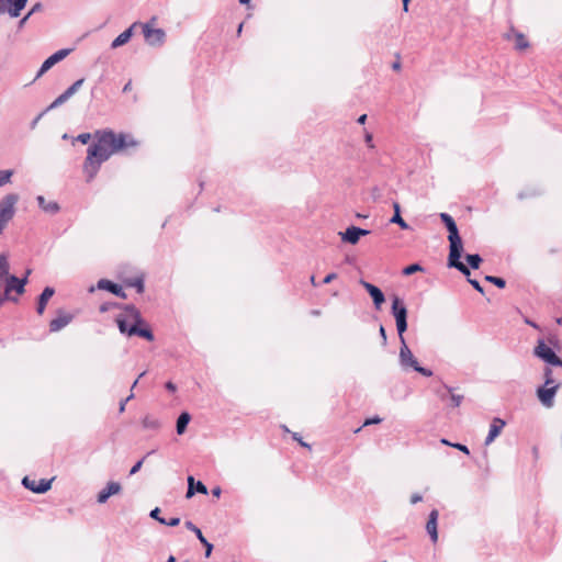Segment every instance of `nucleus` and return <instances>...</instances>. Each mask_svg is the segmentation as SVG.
Instances as JSON below:
<instances>
[{
    "mask_svg": "<svg viewBox=\"0 0 562 562\" xmlns=\"http://www.w3.org/2000/svg\"><path fill=\"white\" fill-rule=\"evenodd\" d=\"M94 137L97 140L88 147L87 157L83 162V171L88 182L95 177L101 165L111 155L138 146V142L132 135L124 133L115 134L109 128L97 131Z\"/></svg>",
    "mask_w": 562,
    "mask_h": 562,
    "instance_id": "obj_1",
    "label": "nucleus"
},
{
    "mask_svg": "<svg viewBox=\"0 0 562 562\" xmlns=\"http://www.w3.org/2000/svg\"><path fill=\"white\" fill-rule=\"evenodd\" d=\"M111 307H122L125 314H121L116 317L115 322L121 334H125L130 337L138 336L148 341H153L155 336L153 330L148 327L146 322L143 319L140 312L133 304L121 305L116 303H103L100 305L99 311L101 313L108 312Z\"/></svg>",
    "mask_w": 562,
    "mask_h": 562,
    "instance_id": "obj_2",
    "label": "nucleus"
},
{
    "mask_svg": "<svg viewBox=\"0 0 562 562\" xmlns=\"http://www.w3.org/2000/svg\"><path fill=\"white\" fill-rule=\"evenodd\" d=\"M439 217L448 231L449 255L448 267L454 268L463 276H469L470 269L460 259L463 252V243L453 217L448 213H440Z\"/></svg>",
    "mask_w": 562,
    "mask_h": 562,
    "instance_id": "obj_3",
    "label": "nucleus"
},
{
    "mask_svg": "<svg viewBox=\"0 0 562 562\" xmlns=\"http://www.w3.org/2000/svg\"><path fill=\"white\" fill-rule=\"evenodd\" d=\"M391 312L395 318L398 337H402L407 329V308L397 295L392 297Z\"/></svg>",
    "mask_w": 562,
    "mask_h": 562,
    "instance_id": "obj_4",
    "label": "nucleus"
},
{
    "mask_svg": "<svg viewBox=\"0 0 562 562\" xmlns=\"http://www.w3.org/2000/svg\"><path fill=\"white\" fill-rule=\"evenodd\" d=\"M533 355L550 366L562 368V359L543 339H538L537 346L533 348Z\"/></svg>",
    "mask_w": 562,
    "mask_h": 562,
    "instance_id": "obj_5",
    "label": "nucleus"
},
{
    "mask_svg": "<svg viewBox=\"0 0 562 562\" xmlns=\"http://www.w3.org/2000/svg\"><path fill=\"white\" fill-rule=\"evenodd\" d=\"M31 274V269H27L25 276L23 278H18L14 274L8 273L7 283L4 288V294L10 296L12 291H15L19 295L25 292V285L27 283V278Z\"/></svg>",
    "mask_w": 562,
    "mask_h": 562,
    "instance_id": "obj_6",
    "label": "nucleus"
},
{
    "mask_svg": "<svg viewBox=\"0 0 562 562\" xmlns=\"http://www.w3.org/2000/svg\"><path fill=\"white\" fill-rule=\"evenodd\" d=\"M10 271V265L8 261V257L4 254H0V291H2L3 286L5 288L7 277ZM7 301L18 302V299L14 296H7L4 292H0V307Z\"/></svg>",
    "mask_w": 562,
    "mask_h": 562,
    "instance_id": "obj_7",
    "label": "nucleus"
},
{
    "mask_svg": "<svg viewBox=\"0 0 562 562\" xmlns=\"http://www.w3.org/2000/svg\"><path fill=\"white\" fill-rule=\"evenodd\" d=\"M398 338H400V342H401L400 355H398L400 366L403 369L412 368L414 370L415 367H417L418 361L414 357V355L411 351V349L408 348V346L406 344V340H405V337L402 336V337H398Z\"/></svg>",
    "mask_w": 562,
    "mask_h": 562,
    "instance_id": "obj_8",
    "label": "nucleus"
},
{
    "mask_svg": "<svg viewBox=\"0 0 562 562\" xmlns=\"http://www.w3.org/2000/svg\"><path fill=\"white\" fill-rule=\"evenodd\" d=\"M142 26L145 41L148 45L160 46L164 44L166 33L162 29H153L150 23L142 24Z\"/></svg>",
    "mask_w": 562,
    "mask_h": 562,
    "instance_id": "obj_9",
    "label": "nucleus"
},
{
    "mask_svg": "<svg viewBox=\"0 0 562 562\" xmlns=\"http://www.w3.org/2000/svg\"><path fill=\"white\" fill-rule=\"evenodd\" d=\"M70 53V49L64 48L59 49L53 55H50L48 58L44 60L41 68L38 69L35 79L42 77L46 71H48L55 64L61 61L64 58H66Z\"/></svg>",
    "mask_w": 562,
    "mask_h": 562,
    "instance_id": "obj_10",
    "label": "nucleus"
},
{
    "mask_svg": "<svg viewBox=\"0 0 562 562\" xmlns=\"http://www.w3.org/2000/svg\"><path fill=\"white\" fill-rule=\"evenodd\" d=\"M53 480L54 479H50V480L41 479L38 482H36L35 480H32L29 476H24L22 480V484L25 488H27L36 494H44L48 490H50Z\"/></svg>",
    "mask_w": 562,
    "mask_h": 562,
    "instance_id": "obj_11",
    "label": "nucleus"
},
{
    "mask_svg": "<svg viewBox=\"0 0 562 562\" xmlns=\"http://www.w3.org/2000/svg\"><path fill=\"white\" fill-rule=\"evenodd\" d=\"M559 389V384H553L551 386H540L537 390V396L541 404L548 408L552 407L554 404V396Z\"/></svg>",
    "mask_w": 562,
    "mask_h": 562,
    "instance_id": "obj_12",
    "label": "nucleus"
},
{
    "mask_svg": "<svg viewBox=\"0 0 562 562\" xmlns=\"http://www.w3.org/2000/svg\"><path fill=\"white\" fill-rule=\"evenodd\" d=\"M19 200V196L14 193L7 194L0 201V214L7 216L12 220L15 214V204Z\"/></svg>",
    "mask_w": 562,
    "mask_h": 562,
    "instance_id": "obj_13",
    "label": "nucleus"
},
{
    "mask_svg": "<svg viewBox=\"0 0 562 562\" xmlns=\"http://www.w3.org/2000/svg\"><path fill=\"white\" fill-rule=\"evenodd\" d=\"M74 319V315L70 313H66L61 310L57 311V316L53 318L49 323V331L56 333L61 330Z\"/></svg>",
    "mask_w": 562,
    "mask_h": 562,
    "instance_id": "obj_14",
    "label": "nucleus"
},
{
    "mask_svg": "<svg viewBox=\"0 0 562 562\" xmlns=\"http://www.w3.org/2000/svg\"><path fill=\"white\" fill-rule=\"evenodd\" d=\"M360 284L367 290V292L372 297L374 307L376 310H380L382 304L385 301V296H384L383 292L381 291V289H379L376 285H374L370 282H367L362 279L360 280Z\"/></svg>",
    "mask_w": 562,
    "mask_h": 562,
    "instance_id": "obj_15",
    "label": "nucleus"
},
{
    "mask_svg": "<svg viewBox=\"0 0 562 562\" xmlns=\"http://www.w3.org/2000/svg\"><path fill=\"white\" fill-rule=\"evenodd\" d=\"M97 288L99 290L109 291L121 299H126V293L124 292L123 288L120 284L112 282L108 279H100L97 283Z\"/></svg>",
    "mask_w": 562,
    "mask_h": 562,
    "instance_id": "obj_16",
    "label": "nucleus"
},
{
    "mask_svg": "<svg viewBox=\"0 0 562 562\" xmlns=\"http://www.w3.org/2000/svg\"><path fill=\"white\" fill-rule=\"evenodd\" d=\"M122 490V486L119 482H109L106 486L101 490L97 496V501L100 504L106 503V501L115 494H119Z\"/></svg>",
    "mask_w": 562,
    "mask_h": 562,
    "instance_id": "obj_17",
    "label": "nucleus"
},
{
    "mask_svg": "<svg viewBox=\"0 0 562 562\" xmlns=\"http://www.w3.org/2000/svg\"><path fill=\"white\" fill-rule=\"evenodd\" d=\"M438 517H439L438 510L432 509L429 513L428 520L426 524V530L434 543L437 542V540H438V530H437Z\"/></svg>",
    "mask_w": 562,
    "mask_h": 562,
    "instance_id": "obj_18",
    "label": "nucleus"
},
{
    "mask_svg": "<svg viewBox=\"0 0 562 562\" xmlns=\"http://www.w3.org/2000/svg\"><path fill=\"white\" fill-rule=\"evenodd\" d=\"M184 526L193 531L198 538V540L204 546L205 548V557L209 558L212 554L213 544L206 540V538L203 536L201 529L196 527L192 521L188 520L184 522Z\"/></svg>",
    "mask_w": 562,
    "mask_h": 562,
    "instance_id": "obj_19",
    "label": "nucleus"
},
{
    "mask_svg": "<svg viewBox=\"0 0 562 562\" xmlns=\"http://www.w3.org/2000/svg\"><path fill=\"white\" fill-rule=\"evenodd\" d=\"M505 424L506 423L503 419H501L499 417L493 418L492 424L490 426L488 435L485 438V442H484L486 446L491 445L495 440V438L501 434Z\"/></svg>",
    "mask_w": 562,
    "mask_h": 562,
    "instance_id": "obj_20",
    "label": "nucleus"
},
{
    "mask_svg": "<svg viewBox=\"0 0 562 562\" xmlns=\"http://www.w3.org/2000/svg\"><path fill=\"white\" fill-rule=\"evenodd\" d=\"M195 493L207 494V488L201 481L194 480L193 476H188V490L186 497L191 498Z\"/></svg>",
    "mask_w": 562,
    "mask_h": 562,
    "instance_id": "obj_21",
    "label": "nucleus"
},
{
    "mask_svg": "<svg viewBox=\"0 0 562 562\" xmlns=\"http://www.w3.org/2000/svg\"><path fill=\"white\" fill-rule=\"evenodd\" d=\"M54 293H55V290L52 286H46L43 290V292L40 294L38 300H37V306H36L37 314L42 315L44 313L47 302L54 295Z\"/></svg>",
    "mask_w": 562,
    "mask_h": 562,
    "instance_id": "obj_22",
    "label": "nucleus"
},
{
    "mask_svg": "<svg viewBox=\"0 0 562 562\" xmlns=\"http://www.w3.org/2000/svg\"><path fill=\"white\" fill-rule=\"evenodd\" d=\"M36 201H37V204H38V207L44 211L45 213H48V214H56L59 212L60 210V206L57 202L55 201H46L45 198L43 195H38L36 198Z\"/></svg>",
    "mask_w": 562,
    "mask_h": 562,
    "instance_id": "obj_23",
    "label": "nucleus"
},
{
    "mask_svg": "<svg viewBox=\"0 0 562 562\" xmlns=\"http://www.w3.org/2000/svg\"><path fill=\"white\" fill-rule=\"evenodd\" d=\"M137 25V23L132 24L128 29L122 32L119 36H116L111 43V48H117L120 46L125 45L133 35V30Z\"/></svg>",
    "mask_w": 562,
    "mask_h": 562,
    "instance_id": "obj_24",
    "label": "nucleus"
},
{
    "mask_svg": "<svg viewBox=\"0 0 562 562\" xmlns=\"http://www.w3.org/2000/svg\"><path fill=\"white\" fill-rule=\"evenodd\" d=\"M27 0H9L7 4L8 14L11 18H18L21 14V11L25 8Z\"/></svg>",
    "mask_w": 562,
    "mask_h": 562,
    "instance_id": "obj_25",
    "label": "nucleus"
},
{
    "mask_svg": "<svg viewBox=\"0 0 562 562\" xmlns=\"http://www.w3.org/2000/svg\"><path fill=\"white\" fill-rule=\"evenodd\" d=\"M339 236L342 241L351 245H356L359 241L357 226H349L345 232H339Z\"/></svg>",
    "mask_w": 562,
    "mask_h": 562,
    "instance_id": "obj_26",
    "label": "nucleus"
},
{
    "mask_svg": "<svg viewBox=\"0 0 562 562\" xmlns=\"http://www.w3.org/2000/svg\"><path fill=\"white\" fill-rule=\"evenodd\" d=\"M394 214L390 218V223L397 224L402 229H408L409 225L403 220L401 215V205L398 202H393Z\"/></svg>",
    "mask_w": 562,
    "mask_h": 562,
    "instance_id": "obj_27",
    "label": "nucleus"
},
{
    "mask_svg": "<svg viewBox=\"0 0 562 562\" xmlns=\"http://www.w3.org/2000/svg\"><path fill=\"white\" fill-rule=\"evenodd\" d=\"M191 420V415L188 412H182L178 418L176 424V430L178 435L184 434L187 427Z\"/></svg>",
    "mask_w": 562,
    "mask_h": 562,
    "instance_id": "obj_28",
    "label": "nucleus"
},
{
    "mask_svg": "<svg viewBox=\"0 0 562 562\" xmlns=\"http://www.w3.org/2000/svg\"><path fill=\"white\" fill-rule=\"evenodd\" d=\"M442 389L450 394V401L452 407H459L463 401V395L453 393V387L443 384Z\"/></svg>",
    "mask_w": 562,
    "mask_h": 562,
    "instance_id": "obj_29",
    "label": "nucleus"
},
{
    "mask_svg": "<svg viewBox=\"0 0 562 562\" xmlns=\"http://www.w3.org/2000/svg\"><path fill=\"white\" fill-rule=\"evenodd\" d=\"M125 284H126V286L135 288L136 292L138 294H142L145 291V284H144V278L143 277H136V278H133L131 280H127L125 282Z\"/></svg>",
    "mask_w": 562,
    "mask_h": 562,
    "instance_id": "obj_30",
    "label": "nucleus"
},
{
    "mask_svg": "<svg viewBox=\"0 0 562 562\" xmlns=\"http://www.w3.org/2000/svg\"><path fill=\"white\" fill-rule=\"evenodd\" d=\"M142 424L145 429L157 430L160 428V422L150 415H146L143 418Z\"/></svg>",
    "mask_w": 562,
    "mask_h": 562,
    "instance_id": "obj_31",
    "label": "nucleus"
},
{
    "mask_svg": "<svg viewBox=\"0 0 562 562\" xmlns=\"http://www.w3.org/2000/svg\"><path fill=\"white\" fill-rule=\"evenodd\" d=\"M465 260L468 262L469 266H467L468 268H472V269H479L480 268V265L482 262V258L479 254H468L465 256Z\"/></svg>",
    "mask_w": 562,
    "mask_h": 562,
    "instance_id": "obj_32",
    "label": "nucleus"
},
{
    "mask_svg": "<svg viewBox=\"0 0 562 562\" xmlns=\"http://www.w3.org/2000/svg\"><path fill=\"white\" fill-rule=\"evenodd\" d=\"M70 97L64 91L60 95H58L47 108L46 111L54 110L61 104H64L67 100H69Z\"/></svg>",
    "mask_w": 562,
    "mask_h": 562,
    "instance_id": "obj_33",
    "label": "nucleus"
},
{
    "mask_svg": "<svg viewBox=\"0 0 562 562\" xmlns=\"http://www.w3.org/2000/svg\"><path fill=\"white\" fill-rule=\"evenodd\" d=\"M515 47L519 50H522L529 46L528 41L526 40L522 33H515Z\"/></svg>",
    "mask_w": 562,
    "mask_h": 562,
    "instance_id": "obj_34",
    "label": "nucleus"
},
{
    "mask_svg": "<svg viewBox=\"0 0 562 562\" xmlns=\"http://www.w3.org/2000/svg\"><path fill=\"white\" fill-rule=\"evenodd\" d=\"M484 280L486 282H490L492 284H494L495 286L499 288V289H504L506 286V281L505 279L501 278V277H495V276H485Z\"/></svg>",
    "mask_w": 562,
    "mask_h": 562,
    "instance_id": "obj_35",
    "label": "nucleus"
},
{
    "mask_svg": "<svg viewBox=\"0 0 562 562\" xmlns=\"http://www.w3.org/2000/svg\"><path fill=\"white\" fill-rule=\"evenodd\" d=\"M424 271V268L419 263H412L402 270L404 276H412L416 272Z\"/></svg>",
    "mask_w": 562,
    "mask_h": 562,
    "instance_id": "obj_36",
    "label": "nucleus"
},
{
    "mask_svg": "<svg viewBox=\"0 0 562 562\" xmlns=\"http://www.w3.org/2000/svg\"><path fill=\"white\" fill-rule=\"evenodd\" d=\"M85 79H78L76 80L70 87H68L65 92L71 98L82 86Z\"/></svg>",
    "mask_w": 562,
    "mask_h": 562,
    "instance_id": "obj_37",
    "label": "nucleus"
},
{
    "mask_svg": "<svg viewBox=\"0 0 562 562\" xmlns=\"http://www.w3.org/2000/svg\"><path fill=\"white\" fill-rule=\"evenodd\" d=\"M155 451H156V450H151V451L147 452V454H146L145 457H143L139 461H137V462L132 467V469L130 470V475H134V474H136V473L140 470V468H142V465H143V463H144L145 458H146L147 456H150V454L155 453Z\"/></svg>",
    "mask_w": 562,
    "mask_h": 562,
    "instance_id": "obj_38",
    "label": "nucleus"
},
{
    "mask_svg": "<svg viewBox=\"0 0 562 562\" xmlns=\"http://www.w3.org/2000/svg\"><path fill=\"white\" fill-rule=\"evenodd\" d=\"M12 175V170H0V188L10 181Z\"/></svg>",
    "mask_w": 562,
    "mask_h": 562,
    "instance_id": "obj_39",
    "label": "nucleus"
},
{
    "mask_svg": "<svg viewBox=\"0 0 562 562\" xmlns=\"http://www.w3.org/2000/svg\"><path fill=\"white\" fill-rule=\"evenodd\" d=\"M543 374H544V379H546L544 385L551 386V385L555 384L554 380L552 378V370L549 367L544 368Z\"/></svg>",
    "mask_w": 562,
    "mask_h": 562,
    "instance_id": "obj_40",
    "label": "nucleus"
},
{
    "mask_svg": "<svg viewBox=\"0 0 562 562\" xmlns=\"http://www.w3.org/2000/svg\"><path fill=\"white\" fill-rule=\"evenodd\" d=\"M180 524V518L179 517H172L170 519H161V525H165V526H170V527H176Z\"/></svg>",
    "mask_w": 562,
    "mask_h": 562,
    "instance_id": "obj_41",
    "label": "nucleus"
},
{
    "mask_svg": "<svg viewBox=\"0 0 562 562\" xmlns=\"http://www.w3.org/2000/svg\"><path fill=\"white\" fill-rule=\"evenodd\" d=\"M414 371L418 372L419 374H422L424 376H431L432 375V371L430 369L420 367L419 363L417 364V367H415Z\"/></svg>",
    "mask_w": 562,
    "mask_h": 562,
    "instance_id": "obj_42",
    "label": "nucleus"
},
{
    "mask_svg": "<svg viewBox=\"0 0 562 562\" xmlns=\"http://www.w3.org/2000/svg\"><path fill=\"white\" fill-rule=\"evenodd\" d=\"M149 517L157 520L160 524H161V519H164L162 517H160V508L159 507H155L154 509H151L149 513Z\"/></svg>",
    "mask_w": 562,
    "mask_h": 562,
    "instance_id": "obj_43",
    "label": "nucleus"
},
{
    "mask_svg": "<svg viewBox=\"0 0 562 562\" xmlns=\"http://www.w3.org/2000/svg\"><path fill=\"white\" fill-rule=\"evenodd\" d=\"M467 277H470V274H469V276H467ZM468 282H469V283H470V284H471V285H472V286H473L477 292H480V293H482V294L484 293V290H483L482 285L480 284V282H479L476 279H470V278H468Z\"/></svg>",
    "mask_w": 562,
    "mask_h": 562,
    "instance_id": "obj_44",
    "label": "nucleus"
},
{
    "mask_svg": "<svg viewBox=\"0 0 562 562\" xmlns=\"http://www.w3.org/2000/svg\"><path fill=\"white\" fill-rule=\"evenodd\" d=\"M90 139H91L90 133H81L77 136V140L80 142L81 144H88Z\"/></svg>",
    "mask_w": 562,
    "mask_h": 562,
    "instance_id": "obj_45",
    "label": "nucleus"
},
{
    "mask_svg": "<svg viewBox=\"0 0 562 562\" xmlns=\"http://www.w3.org/2000/svg\"><path fill=\"white\" fill-rule=\"evenodd\" d=\"M451 447L462 451L465 454H470V450L465 445L457 442V443L451 445Z\"/></svg>",
    "mask_w": 562,
    "mask_h": 562,
    "instance_id": "obj_46",
    "label": "nucleus"
},
{
    "mask_svg": "<svg viewBox=\"0 0 562 562\" xmlns=\"http://www.w3.org/2000/svg\"><path fill=\"white\" fill-rule=\"evenodd\" d=\"M42 10H43V4H42L41 2H36V3L32 7V9L29 11V15H33V14H35V13H37V12L42 11Z\"/></svg>",
    "mask_w": 562,
    "mask_h": 562,
    "instance_id": "obj_47",
    "label": "nucleus"
},
{
    "mask_svg": "<svg viewBox=\"0 0 562 562\" xmlns=\"http://www.w3.org/2000/svg\"><path fill=\"white\" fill-rule=\"evenodd\" d=\"M379 334L382 338V345L385 346L386 342H387V337H386V331H385V328L383 325H380V328H379Z\"/></svg>",
    "mask_w": 562,
    "mask_h": 562,
    "instance_id": "obj_48",
    "label": "nucleus"
},
{
    "mask_svg": "<svg viewBox=\"0 0 562 562\" xmlns=\"http://www.w3.org/2000/svg\"><path fill=\"white\" fill-rule=\"evenodd\" d=\"M381 422H382V419L379 416H374L372 418L366 419V422L363 423V426H369V425H372V424H379Z\"/></svg>",
    "mask_w": 562,
    "mask_h": 562,
    "instance_id": "obj_49",
    "label": "nucleus"
},
{
    "mask_svg": "<svg viewBox=\"0 0 562 562\" xmlns=\"http://www.w3.org/2000/svg\"><path fill=\"white\" fill-rule=\"evenodd\" d=\"M47 113L46 109L41 112L32 122H31V128H35V126L37 125L38 121Z\"/></svg>",
    "mask_w": 562,
    "mask_h": 562,
    "instance_id": "obj_50",
    "label": "nucleus"
},
{
    "mask_svg": "<svg viewBox=\"0 0 562 562\" xmlns=\"http://www.w3.org/2000/svg\"><path fill=\"white\" fill-rule=\"evenodd\" d=\"M133 397H134V394H133V393H131V394H130V395H128L124 401H122V402L120 403V408H119L120 413H123V412L125 411V405H126V403H127L128 401H131Z\"/></svg>",
    "mask_w": 562,
    "mask_h": 562,
    "instance_id": "obj_51",
    "label": "nucleus"
},
{
    "mask_svg": "<svg viewBox=\"0 0 562 562\" xmlns=\"http://www.w3.org/2000/svg\"><path fill=\"white\" fill-rule=\"evenodd\" d=\"M336 278H337V273H335V272L328 273V274L324 278L323 283H324V284H328V283H330L333 280H335Z\"/></svg>",
    "mask_w": 562,
    "mask_h": 562,
    "instance_id": "obj_52",
    "label": "nucleus"
},
{
    "mask_svg": "<svg viewBox=\"0 0 562 562\" xmlns=\"http://www.w3.org/2000/svg\"><path fill=\"white\" fill-rule=\"evenodd\" d=\"M292 438H293L294 440H296V441H297L302 447H306V448H308V449L311 448V447H310V445H307L306 442H304V441L302 440V438L300 437V435H299L297 432H294V434H293V436H292Z\"/></svg>",
    "mask_w": 562,
    "mask_h": 562,
    "instance_id": "obj_53",
    "label": "nucleus"
},
{
    "mask_svg": "<svg viewBox=\"0 0 562 562\" xmlns=\"http://www.w3.org/2000/svg\"><path fill=\"white\" fill-rule=\"evenodd\" d=\"M9 3V0H0V14L8 13L7 4Z\"/></svg>",
    "mask_w": 562,
    "mask_h": 562,
    "instance_id": "obj_54",
    "label": "nucleus"
},
{
    "mask_svg": "<svg viewBox=\"0 0 562 562\" xmlns=\"http://www.w3.org/2000/svg\"><path fill=\"white\" fill-rule=\"evenodd\" d=\"M11 220L8 218L7 216L0 214V225H1V228H5L7 224L10 222Z\"/></svg>",
    "mask_w": 562,
    "mask_h": 562,
    "instance_id": "obj_55",
    "label": "nucleus"
},
{
    "mask_svg": "<svg viewBox=\"0 0 562 562\" xmlns=\"http://www.w3.org/2000/svg\"><path fill=\"white\" fill-rule=\"evenodd\" d=\"M357 234H358V237L360 238L361 236L369 235L370 231L357 226Z\"/></svg>",
    "mask_w": 562,
    "mask_h": 562,
    "instance_id": "obj_56",
    "label": "nucleus"
},
{
    "mask_svg": "<svg viewBox=\"0 0 562 562\" xmlns=\"http://www.w3.org/2000/svg\"><path fill=\"white\" fill-rule=\"evenodd\" d=\"M30 18H31V15H29V13H27L25 16H23V18L19 21V23H18V27H19V29H22V27L25 25L26 21H27Z\"/></svg>",
    "mask_w": 562,
    "mask_h": 562,
    "instance_id": "obj_57",
    "label": "nucleus"
},
{
    "mask_svg": "<svg viewBox=\"0 0 562 562\" xmlns=\"http://www.w3.org/2000/svg\"><path fill=\"white\" fill-rule=\"evenodd\" d=\"M165 387H166L169 392H175V391L177 390L176 384H173L171 381H168V382L165 384Z\"/></svg>",
    "mask_w": 562,
    "mask_h": 562,
    "instance_id": "obj_58",
    "label": "nucleus"
},
{
    "mask_svg": "<svg viewBox=\"0 0 562 562\" xmlns=\"http://www.w3.org/2000/svg\"><path fill=\"white\" fill-rule=\"evenodd\" d=\"M422 499H423L422 495L413 494L412 497H411V503L412 504H416V503L420 502Z\"/></svg>",
    "mask_w": 562,
    "mask_h": 562,
    "instance_id": "obj_59",
    "label": "nucleus"
},
{
    "mask_svg": "<svg viewBox=\"0 0 562 562\" xmlns=\"http://www.w3.org/2000/svg\"><path fill=\"white\" fill-rule=\"evenodd\" d=\"M221 493H222V490L220 486H216L212 490V495L215 497H220Z\"/></svg>",
    "mask_w": 562,
    "mask_h": 562,
    "instance_id": "obj_60",
    "label": "nucleus"
},
{
    "mask_svg": "<svg viewBox=\"0 0 562 562\" xmlns=\"http://www.w3.org/2000/svg\"><path fill=\"white\" fill-rule=\"evenodd\" d=\"M132 90V81L130 80L128 82L125 83V86L123 87V92L126 93L128 91Z\"/></svg>",
    "mask_w": 562,
    "mask_h": 562,
    "instance_id": "obj_61",
    "label": "nucleus"
},
{
    "mask_svg": "<svg viewBox=\"0 0 562 562\" xmlns=\"http://www.w3.org/2000/svg\"><path fill=\"white\" fill-rule=\"evenodd\" d=\"M366 143L370 146V147H373L372 145V135L367 133L366 135Z\"/></svg>",
    "mask_w": 562,
    "mask_h": 562,
    "instance_id": "obj_62",
    "label": "nucleus"
},
{
    "mask_svg": "<svg viewBox=\"0 0 562 562\" xmlns=\"http://www.w3.org/2000/svg\"><path fill=\"white\" fill-rule=\"evenodd\" d=\"M525 323H526L527 325H529V326H531V327L536 328V329H538V328H539V326H538L535 322H532V321H530V319H528V318H526V319H525Z\"/></svg>",
    "mask_w": 562,
    "mask_h": 562,
    "instance_id": "obj_63",
    "label": "nucleus"
},
{
    "mask_svg": "<svg viewBox=\"0 0 562 562\" xmlns=\"http://www.w3.org/2000/svg\"><path fill=\"white\" fill-rule=\"evenodd\" d=\"M366 120H367V114H362L359 116L358 119V123L359 124H364L366 123Z\"/></svg>",
    "mask_w": 562,
    "mask_h": 562,
    "instance_id": "obj_64",
    "label": "nucleus"
}]
</instances>
